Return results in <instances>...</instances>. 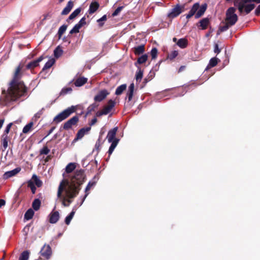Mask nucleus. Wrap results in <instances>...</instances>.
Returning a JSON list of instances; mask_svg holds the SVG:
<instances>
[{"instance_id": "nucleus-1", "label": "nucleus", "mask_w": 260, "mask_h": 260, "mask_svg": "<svg viewBox=\"0 0 260 260\" xmlns=\"http://www.w3.org/2000/svg\"><path fill=\"white\" fill-rule=\"evenodd\" d=\"M20 71L21 68L19 66L15 71L12 81L9 83V88L7 90L2 89V96L0 98V101H3L6 105L25 96L26 93V88L23 82L20 80Z\"/></svg>"}, {"instance_id": "nucleus-2", "label": "nucleus", "mask_w": 260, "mask_h": 260, "mask_svg": "<svg viewBox=\"0 0 260 260\" xmlns=\"http://www.w3.org/2000/svg\"><path fill=\"white\" fill-rule=\"evenodd\" d=\"M64 179L62 180L58 187L57 197H61V192L64 190L65 193L69 198H74L79 193L80 189V185L84 182V174L82 170L76 171L71 177L70 181L67 180V176L63 174Z\"/></svg>"}, {"instance_id": "nucleus-3", "label": "nucleus", "mask_w": 260, "mask_h": 260, "mask_svg": "<svg viewBox=\"0 0 260 260\" xmlns=\"http://www.w3.org/2000/svg\"><path fill=\"white\" fill-rule=\"evenodd\" d=\"M238 21V17H224V19L221 20L217 31V35L227 30L230 27L234 25Z\"/></svg>"}, {"instance_id": "nucleus-4", "label": "nucleus", "mask_w": 260, "mask_h": 260, "mask_svg": "<svg viewBox=\"0 0 260 260\" xmlns=\"http://www.w3.org/2000/svg\"><path fill=\"white\" fill-rule=\"evenodd\" d=\"M207 8V5L206 3L202 5H200L198 3H195L186 16H193L195 14L196 16H201L204 14Z\"/></svg>"}, {"instance_id": "nucleus-5", "label": "nucleus", "mask_w": 260, "mask_h": 260, "mask_svg": "<svg viewBox=\"0 0 260 260\" xmlns=\"http://www.w3.org/2000/svg\"><path fill=\"white\" fill-rule=\"evenodd\" d=\"M75 111L76 107L72 106L57 114L54 118L53 121L56 123H59L69 117Z\"/></svg>"}, {"instance_id": "nucleus-6", "label": "nucleus", "mask_w": 260, "mask_h": 260, "mask_svg": "<svg viewBox=\"0 0 260 260\" xmlns=\"http://www.w3.org/2000/svg\"><path fill=\"white\" fill-rule=\"evenodd\" d=\"M251 2L247 1V0H241L237 4V7L239 11L242 13L245 12L246 14H248L255 7L254 4H248V3Z\"/></svg>"}, {"instance_id": "nucleus-7", "label": "nucleus", "mask_w": 260, "mask_h": 260, "mask_svg": "<svg viewBox=\"0 0 260 260\" xmlns=\"http://www.w3.org/2000/svg\"><path fill=\"white\" fill-rule=\"evenodd\" d=\"M78 121L79 117L78 116H73L64 123L63 129L68 130L71 128L72 126L76 125Z\"/></svg>"}, {"instance_id": "nucleus-8", "label": "nucleus", "mask_w": 260, "mask_h": 260, "mask_svg": "<svg viewBox=\"0 0 260 260\" xmlns=\"http://www.w3.org/2000/svg\"><path fill=\"white\" fill-rule=\"evenodd\" d=\"M184 5H177L171 10V12L168 14V16H177L184 11Z\"/></svg>"}, {"instance_id": "nucleus-9", "label": "nucleus", "mask_w": 260, "mask_h": 260, "mask_svg": "<svg viewBox=\"0 0 260 260\" xmlns=\"http://www.w3.org/2000/svg\"><path fill=\"white\" fill-rule=\"evenodd\" d=\"M109 92L106 89L101 90L94 98V100L96 102H101L104 100Z\"/></svg>"}, {"instance_id": "nucleus-10", "label": "nucleus", "mask_w": 260, "mask_h": 260, "mask_svg": "<svg viewBox=\"0 0 260 260\" xmlns=\"http://www.w3.org/2000/svg\"><path fill=\"white\" fill-rule=\"evenodd\" d=\"M20 171L21 168L20 167H17L11 171H7L4 174L3 178L5 179H7L9 178L13 177L19 173Z\"/></svg>"}, {"instance_id": "nucleus-11", "label": "nucleus", "mask_w": 260, "mask_h": 260, "mask_svg": "<svg viewBox=\"0 0 260 260\" xmlns=\"http://www.w3.org/2000/svg\"><path fill=\"white\" fill-rule=\"evenodd\" d=\"M86 23L85 18L82 17L80 21L76 24L74 27L70 30V34H73L79 31L80 28Z\"/></svg>"}, {"instance_id": "nucleus-12", "label": "nucleus", "mask_w": 260, "mask_h": 260, "mask_svg": "<svg viewBox=\"0 0 260 260\" xmlns=\"http://www.w3.org/2000/svg\"><path fill=\"white\" fill-rule=\"evenodd\" d=\"M59 218V213L58 211H52L49 215V222L52 224L56 223Z\"/></svg>"}, {"instance_id": "nucleus-13", "label": "nucleus", "mask_w": 260, "mask_h": 260, "mask_svg": "<svg viewBox=\"0 0 260 260\" xmlns=\"http://www.w3.org/2000/svg\"><path fill=\"white\" fill-rule=\"evenodd\" d=\"M44 57L40 56L37 59L30 61L26 65V69H33L39 65V63L43 60Z\"/></svg>"}, {"instance_id": "nucleus-14", "label": "nucleus", "mask_w": 260, "mask_h": 260, "mask_svg": "<svg viewBox=\"0 0 260 260\" xmlns=\"http://www.w3.org/2000/svg\"><path fill=\"white\" fill-rule=\"evenodd\" d=\"M41 255L46 259H49L51 254V249L49 245H44L41 251Z\"/></svg>"}, {"instance_id": "nucleus-15", "label": "nucleus", "mask_w": 260, "mask_h": 260, "mask_svg": "<svg viewBox=\"0 0 260 260\" xmlns=\"http://www.w3.org/2000/svg\"><path fill=\"white\" fill-rule=\"evenodd\" d=\"M117 129H118L117 127H115L108 132L107 136V139L109 143H111V142L114 141V140L115 139H116L115 136H116Z\"/></svg>"}, {"instance_id": "nucleus-16", "label": "nucleus", "mask_w": 260, "mask_h": 260, "mask_svg": "<svg viewBox=\"0 0 260 260\" xmlns=\"http://www.w3.org/2000/svg\"><path fill=\"white\" fill-rule=\"evenodd\" d=\"M88 79L84 77H81L74 79V84L76 87H81L84 85L87 82Z\"/></svg>"}, {"instance_id": "nucleus-17", "label": "nucleus", "mask_w": 260, "mask_h": 260, "mask_svg": "<svg viewBox=\"0 0 260 260\" xmlns=\"http://www.w3.org/2000/svg\"><path fill=\"white\" fill-rule=\"evenodd\" d=\"M91 128L90 127H84L80 129L77 133L76 135V140H79L82 139L84 136L87 134L90 130Z\"/></svg>"}, {"instance_id": "nucleus-18", "label": "nucleus", "mask_w": 260, "mask_h": 260, "mask_svg": "<svg viewBox=\"0 0 260 260\" xmlns=\"http://www.w3.org/2000/svg\"><path fill=\"white\" fill-rule=\"evenodd\" d=\"M115 102L112 100H110L108 102V105L104 107L103 110L106 114H108L114 107Z\"/></svg>"}, {"instance_id": "nucleus-19", "label": "nucleus", "mask_w": 260, "mask_h": 260, "mask_svg": "<svg viewBox=\"0 0 260 260\" xmlns=\"http://www.w3.org/2000/svg\"><path fill=\"white\" fill-rule=\"evenodd\" d=\"M99 4L97 2H92L89 5L88 12L89 14H93L99 8Z\"/></svg>"}, {"instance_id": "nucleus-20", "label": "nucleus", "mask_w": 260, "mask_h": 260, "mask_svg": "<svg viewBox=\"0 0 260 260\" xmlns=\"http://www.w3.org/2000/svg\"><path fill=\"white\" fill-rule=\"evenodd\" d=\"M199 23V27H200L202 29H205L209 24V19L208 17H205L201 20Z\"/></svg>"}, {"instance_id": "nucleus-21", "label": "nucleus", "mask_w": 260, "mask_h": 260, "mask_svg": "<svg viewBox=\"0 0 260 260\" xmlns=\"http://www.w3.org/2000/svg\"><path fill=\"white\" fill-rule=\"evenodd\" d=\"M74 6L73 2L72 1H69L66 7L62 11L61 14L62 15H66L69 13Z\"/></svg>"}, {"instance_id": "nucleus-22", "label": "nucleus", "mask_w": 260, "mask_h": 260, "mask_svg": "<svg viewBox=\"0 0 260 260\" xmlns=\"http://www.w3.org/2000/svg\"><path fill=\"white\" fill-rule=\"evenodd\" d=\"M95 185V183L94 182H89L87 185L86 186V188H85V196H84V197L83 198L82 200V201L80 204V206H81L82 205V204L83 203V202H84L86 198L87 197V196L89 194V192H88V190H89L91 188V187L93 186H94Z\"/></svg>"}, {"instance_id": "nucleus-23", "label": "nucleus", "mask_w": 260, "mask_h": 260, "mask_svg": "<svg viewBox=\"0 0 260 260\" xmlns=\"http://www.w3.org/2000/svg\"><path fill=\"white\" fill-rule=\"evenodd\" d=\"M119 140L118 139H115L114 141L111 142V144L109 147V150H108V153L109 155H111L113 151L114 150L115 148L117 146Z\"/></svg>"}, {"instance_id": "nucleus-24", "label": "nucleus", "mask_w": 260, "mask_h": 260, "mask_svg": "<svg viewBox=\"0 0 260 260\" xmlns=\"http://www.w3.org/2000/svg\"><path fill=\"white\" fill-rule=\"evenodd\" d=\"M134 84L131 83L128 87V92L127 93V96L128 97V101H131L134 93Z\"/></svg>"}, {"instance_id": "nucleus-25", "label": "nucleus", "mask_w": 260, "mask_h": 260, "mask_svg": "<svg viewBox=\"0 0 260 260\" xmlns=\"http://www.w3.org/2000/svg\"><path fill=\"white\" fill-rule=\"evenodd\" d=\"M187 44V40L184 38L180 39L177 43V45L181 48H186Z\"/></svg>"}, {"instance_id": "nucleus-26", "label": "nucleus", "mask_w": 260, "mask_h": 260, "mask_svg": "<svg viewBox=\"0 0 260 260\" xmlns=\"http://www.w3.org/2000/svg\"><path fill=\"white\" fill-rule=\"evenodd\" d=\"M34 122L32 121L29 122L28 124H27L23 128L22 132L24 134H27L29 132H30L34 125Z\"/></svg>"}, {"instance_id": "nucleus-27", "label": "nucleus", "mask_w": 260, "mask_h": 260, "mask_svg": "<svg viewBox=\"0 0 260 260\" xmlns=\"http://www.w3.org/2000/svg\"><path fill=\"white\" fill-rule=\"evenodd\" d=\"M31 180L34 182V184H35L38 187H40L42 185V181L35 174L32 175Z\"/></svg>"}, {"instance_id": "nucleus-28", "label": "nucleus", "mask_w": 260, "mask_h": 260, "mask_svg": "<svg viewBox=\"0 0 260 260\" xmlns=\"http://www.w3.org/2000/svg\"><path fill=\"white\" fill-rule=\"evenodd\" d=\"M9 141V138L8 136L2 135V142L3 147L5 149H6L8 147Z\"/></svg>"}, {"instance_id": "nucleus-29", "label": "nucleus", "mask_w": 260, "mask_h": 260, "mask_svg": "<svg viewBox=\"0 0 260 260\" xmlns=\"http://www.w3.org/2000/svg\"><path fill=\"white\" fill-rule=\"evenodd\" d=\"M34 215V212L32 209H29L24 214V218L28 220L31 219Z\"/></svg>"}, {"instance_id": "nucleus-30", "label": "nucleus", "mask_w": 260, "mask_h": 260, "mask_svg": "<svg viewBox=\"0 0 260 260\" xmlns=\"http://www.w3.org/2000/svg\"><path fill=\"white\" fill-rule=\"evenodd\" d=\"M144 51V45H141L134 48V53L136 54H140Z\"/></svg>"}, {"instance_id": "nucleus-31", "label": "nucleus", "mask_w": 260, "mask_h": 260, "mask_svg": "<svg viewBox=\"0 0 260 260\" xmlns=\"http://www.w3.org/2000/svg\"><path fill=\"white\" fill-rule=\"evenodd\" d=\"M126 88V85L125 84L119 86L116 89L115 94L117 95L121 94Z\"/></svg>"}, {"instance_id": "nucleus-32", "label": "nucleus", "mask_w": 260, "mask_h": 260, "mask_svg": "<svg viewBox=\"0 0 260 260\" xmlns=\"http://www.w3.org/2000/svg\"><path fill=\"white\" fill-rule=\"evenodd\" d=\"M76 168L75 164L73 162L69 163L66 167V172L67 173H71Z\"/></svg>"}, {"instance_id": "nucleus-33", "label": "nucleus", "mask_w": 260, "mask_h": 260, "mask_svg": "<svg viewBox=\"0 0 260 260\" xmlns=\"http://www.w3.org/2000/svg\"><path fill=\"white\" fill-rule=\"evenodd\" d=\"M29 256V252L27 250L24 251L20 254L19 260H28Z\"/></svg>"}, {"instance_id": "nucleus-34", "label": "nucleus", "mask_w": 260, "mask_h": 260, "mask_svg": "<svg viewBox=\"0 0 260 260\" xmlns=\"http://www.w3.org/2000/svg\"><path fill=\"white\" fill-rule=\"evenodd\" d=\"M40 205L41 201L38 199H36L32 202V208L36 211H37L40 208Z\"/></svg>"}, {"instance_id": "nucleus-35", "label": "nucleus", "mask_w": 260, "mask_h": 260, "mask_svg": "<svg viewBox=\"0 0 260 260\" xmlns=\"http://www.w3.org/2000/svg\"><path fill=\"white\" fill-rule=\"evenodd\" d=\"M55 60L54 59L52 58L49 59L44 65L43 70H45L46 69L50 68L52 65L54 63Z\"/></svg>"}, {"instance_id": "nucleus-36", "label": "nucleus", "mask_w": 260, "mask_h": 260, "mask_svg": "<svg viewBox=\"0 0 260 260\" xmlns=\"http://www.w3.org/2000/svg\"><path fill=\"white\" fill-rule=\"evenodd\" d=\"M147 58L148 56L147 54H143L138 58L137 63L139 64H142L147 61Z\"/></svg>"}, {"instance_id": "nucleus-37", "label": "nucleus", "mask_w": 260, "mask_h": 260, "mask_svg": "<svg viewBox=\"0 0 260 260\" xmlns=\"http://www.w3.org/2000/svg\"><path fill=\"white\" fill-rule=\"evenodd\" d=\"M67 28V25L66 24H63L61 25L58 31V35L59 36V39H60L62 35V34L66 31V29Z\"/></svg>"}, {"instance_id": "nucleus-38", "label": "nucleus", "mask_w": 260, "mask_h": 260, "mask_svg": "<svg viewBox=\"0 0 260 260\" xmlns=\"http://www.w3.org/2000/svg\"><path fill=\"white\" fill-rule=\"evenodd\" d=\"M218 58L216 57L212 58L209 61L208 67H210V68H212L216 66L218 63Z\"/></svg>"}, {"instance_id": "nucleus-39", "label": "nucleus", "mask_w": 260, "mask_h": 260, "mask_svg": "<svg viewBox=\"0 0 260 260\" xmlns=\"http://www.w3.org/2000/svg\"><path fill=\"white\" fill-rule=\"evenodd\" d=\"M143 71L139 69L137 72L136 74V80L137 82H140L142 77H143Z\"/></svg>"}, {"instance_id": "nucleus-40", "label": "nucleus", "mask_w": 260, "mask_h": 260, "mask_svg": "<svg viewBox=\"0 0 260 260\" xmlns=\"http://www.w3.org/2000/svg\"><path fill=\"white\" fill-rule=\"evenodd\" d=\"M27 186L31 189L32 193H35L36 190V187L34 184V182L30 180L27 182Z\"/></svg>"}, {"instance_id": "nucleus-41", "label": "nucleus", "mask_w": 260, "mask_h": 260, "mask_svg": "<svg viewBox=\"0 0 260 260\" xmlns=\"http://www.w3.org/2000/svg\"><path fill=\"white\" fill-rule=\"evenodd\" d=\"M235 9L233 7L230 8L226 11V16H237L235 13Z\"/></svg>"}, {"instance_id": "nucleus-42", "label": "nucleus", "mask_w": 260, "mask_h": 260, "mask_svg": "<svg viewBox=\"0 0 260 260\" xmlns=\"http://www.w3.org/2000/svg\"><path fill=\"white\" fill-rule=\"evenodd\" d=\"M62 54V50L59 48V47H57L54 51V55L55 57L57 58L60 57Z\"/></svg>"}, {"instance_id": "nucleus-43", "label": "nucleus", "mask_w": 260, "mask_h": 260, "mask_svg": "<svg viewBox=\"0 0 260 260\" xmlns=\"http://www.w3.org/2000/svg\"><path fill=\"white\" fill-rule=\"evenodd\" d=\"M72 91V88L71 87H64L60 91V95H64L68 93L71 92Z\"/></svg>"}, {"instance_id": "nucleus-44", "label": "nucleus", "mask_w": 260, "mask_h": 260, "mask_svg": "<svg viewBox=\"0 0 260 260\" xmlns=\"http://www.w3.org/2000/svg\"><path fill=\"white\" fill-rule=\"evenodd\" d=\"M150 55L152 59L156 58L157 55V49L156 48H153L150 51Z\"/></svg>"}, {"instance_id": "nucleus-45", "label": "nucleus", "mask_w": 260, "mask_h": 260, "mask_svg": "<svg viewBox=\"0 0 260 260\" xmlns=\"http://www.w3.org/2000/svg\"><path fill=\"white\" fill-rule=\"evenodd\" d=\"M124 8V6H119L112 13V16H116L119 14L120 12Z\"/></svg>"}, {"instance_id": "nucleus-46", "label": "nucleus", "mask_w": 260, "mask_h": 260, "mask_svg": "<svg viewBox=\"0 0 260 260\" xmlns=\"http://www.w3.org/2000/svg\"><path fill=\"white\" fill-rule=\"evenodd\" d=\"M49 152H50V149L47 146H44L42 148V149H41L40 150V154H41V155H42V154L47 155L49 153Z\"/></svg>"}, {"instance_id": "nucleus-47", "label": "nucleus", "mask_w": 260, "mask_h": 260, "mask_svg": "<svg viewBox=\"0 0 260 260\" xmlns=\"http://www.w3.org/2000/svg\"><path fill=\"white\" fill-rule=\"evenodd\" d=\"M97 106L95 104H92L90 105L87 109V114L90 113L92 111H94V109L96 108Z\"/></svg>"}, {"instance_id": "nucleus-48", "label": "nucleus", "mask_w": 260, "mask_h": 260, "mask_svg": "<svg viewBox=\"0 0 260 260\" xmlns=\"http://www.w3.org/2000/svg\"><path fill=\"white\" fill-rule=\"evenodd\" d=\"M66 194H67L66 193ZM66 196L69 199L67 200H66L65 198H63V201H62V205L65 207L69 206L70 205V204H71V203L72 202V201L70 200V199H72V198H69V197L67 196V195H66Z\"/></svg>"}, {"instance_id": "nucleus-49", "label": "nucleus", "mask_w": 260, "mask_h": 260, "mask_svg": "<svg viewBox=\"0 0 260 260\" xmlns=\"http://www.w3.org/2000/svg\"><path fill=\"white\" fill-rule=\"evenodd\" d=\"M81 8L80 7L75 9L69 16H77L81 12Z\"/></svg>"}, {"instance_id": "nucleus-50", "label": "nucleus", "mask_w": 260, "mask_h": 260, "mask_svg": "<svg viewBox=\"0 0 260 260\" xmlns=\"http://www.w3.org/2000/svg\"><path fill=\"white\" fill-rule=\"evenodd\" d=\"M178 54V52L177 51H172L168 56V57L170 59H173L175 58Z\"/></svg>"}, {"instance_id": "nucleus-51", "label": "nucleus", "mask_w": 260, "mask_h": 260, "mask_svg": "<svg viewBox=\"0 0 260 260\" xmlns=\"http://www.w3.org/2000/svg\"><path fill=\"white\" fill-rule=\"evenodd\" d=\"M44 109H42L41 110H40L38 112H37L35 115H34V118H38L40 117V116L42 114L43 112Z\"/></svg>"}, {"instance_id": "nucleus-52", "label": "nucleus", "mask_w": 260, "mask_h": 260, "mask_svg": "<svg viewBox=\"0 0 260 260\" xmlns=\"http://www.w3.org/2000/svg\"><path fill=\"white\" fill-rule=\"evenodd\" d=\"M107 20V17H101L100 19L98 20V22L99 23V25L102 26L103 25V22Z\"/></svg>"}, {"instance_id": "nucleus-53", "label": "nucleus", "mask_w": 260, "mask_h": 260, "mask_svg": "<svg viewBox=\"0 0 260 260\" xmlns=\"http://www.w3.org/2000/svg\"><path fill=\"white\" fill-rule=\"evenodd\" d=\"M214 52L215 53L218 54L220 52V49L218 47V45L217 44H215L214 48Z\"/></svg>"}, {"instance_id": "nucleus-54", "label": "nucleus", "mask_w": 260, "mask_h": 260, "mask_svg": "<svg viewBox=\"0 0 260 260\" xmlns=\"http://www.w3.org/2000/svg\"><path fill=\"white\" fill-rule=\"evenodd\" d=\"M72 219V218L69 216V215H68L65 219V222L67 224H69L71 222V220Z\"/></svg>"}, {"instance_id": "nucleus-55", "label": "nucleus", "mask_w": 260, "mask_h": 260, "mask_svg": "<svg viewBox=\"0 0 260 260\" xmlns=\"http://www.w3.org/2000/svg\"><path fill=\"white\" fill-rule=\"evenodd\" d=\"M96 116L98 117L101 116L103 115H106V113H104V111L102 110V111H98L96 114Z\"/></svg>"}, {"instance_id": "nucleus-56", "label": "nucleus", "mask_w": 260, "mask_h": 260, "mask_svg": "<svg viewBox=\"0 0 260 260\" xmlns=\"http://www.w3.org/2000/svg\"><path fill=\"white\" fill-rule=\"evenodd\" d=\"M255 14L258 15L260 14V5L255 10Z\"/></svg>"}, {"instance_id": "nucleus-57", "label": "nucleus", "mask_w": 260, "mask_h": 260, "mask_svg": "<svg viewBox=\"0 0 260 260\" xmlns=\"http://www.w3.org/2000/svg\"><path fill=\"white\" fill-rule=\"evenodd\" d=\"M96 121H97V119H96V118H93V119L91 120V122H90V125L91 126V125H94V124L96 122Z\"/></svg>"}, {"instance_id": "nucleus-58", "label": "nucleus", "mask_w": 260, "mask_h": 260, "mask_svg": "<svg viewBox=\"0 0 260 260\" xmlns=\"http://www.w3.org/2000/svg\"><path fill=\"white\" fill-rule=\"evenodd\" d=\"M9 132H10V129L9 128H7V127H6L4 133L3 134V135L8 136V134H9Z\"/></svg>"}, {"instance_id": "nucleus-59", "label": "nucleus", "mask_w": 260, "mask_h": 260, "mask_svg": "<svg viewBox=\"0 0 260 260\" xmlns=\"http://www.w3.org/2000/svg\"><path fill=\"white\" fill-rule=\"evenodd\" d=\"M6 204V202L4 200L1 199L0 200V207H2V206H4Z\"/></svg>"}, {"instance_id": "nucleus-60", "label": "nucleus", "mask_w": 260, "mask_h": 260, "mask_svg": "<svg viewBox=\"0 0 260 260\" xmlns=\"http://www.w3.org/2000/svg\"><path fill=\"white\" fill-rule=\"evenodd\" d=\"M75 211L73 210L70 213V214L69 215V216H70L71 217H72V218H73L74 215H75Z\"/></svg>"}, {"instance_id": "nucleus-61", "label": "nucleus", "mask_w": 260, "mask_h": 260, "mask_svg": "<svg viewBox=\"0 0 260 260\" xmlns=\"http://www.w3.org/2000/svg\"><path fill=\"white\" fill-rule=\"evenodd\" d=\"M75 211L73 210L70 213V214L69 215V216H70L71 217H72V218H73L74 215H75Z\"/></svg>"}, {"instance_id": "nucleus-62", "label": "nucleus", "mask_w": 260, "mask_h": 260, "mask_svg": "<svg viewBox=\"0 0 260 260\" xmlns=\"http://www.w3.org/2000/svg\"><path fill=\"white\" fill-rule=\"evenodd\" d=\"M247 1L251 2H255L256 3H260V0H247Z\"/></svg>"}, {"instance_id": "nucleus-63", "label": "nucleus", "mask_w": 260, "mask_h": 260, "mask_svg": "<svg viewBox=\"0 0 260 260\" xmlns=\"http://www.w3.org/2000/svg\"><path fill=\"white\" fill-rule=\"evenodd\" d=\"M55 129V127H52L49 131L48 133V135H49L50 134H51L53 131H54V129Z\"/></svg>"}, {"instance_id": "nucleus-64", "label": "nucleus", "mask_w": 260, "mask_h": 260, "mask_svg": "<svg viewBox=\"0 0 260 260\" xmlns=\"http://www.w3.org/2000/svg\"><path fill=\"white\" fill-rule=\"evenodd\" d=\"M4 122V119H1L0 120V128H1L3 126Z\"/></svg>"}]
</instances>
